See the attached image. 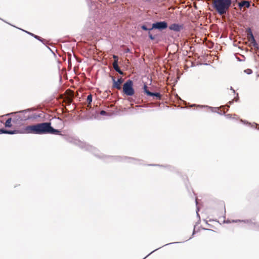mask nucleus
<instances>
[{"label": "nucleus", "mask_w": 259, "mask_h": 259, "mask_svg": "<svg viewBox=\"0 0 259 259\" xmlns=\"http://www.w3.org/2000/svg\"><path fill=\"white\" fill-rule=\"evenodd\" d=\"M64 139L68 142L73 143L79 147L81 149H83L85 150L90 151L92 152L96 156L101 158H106L107 162H110L113 160H116L119 161H127L129 162H132L134 163L138 164L140 163V160L135 158L127 157H121V156H107L100 153L99 151L95 147L87 144L85 143L80 141L79 140L74 139L71 137H68L67 136L62 135Z\"/></svg>", "instance_id": "obj_1"}, {"label": "nucleus", "mask_w": 259, "mask_h": 259, "mask_svg": "<svg viewBox=\"0 0 259 259\" xmlns=\"http://www.w3.org/2000/svg\"><path fill=\"white\" fill-rule=\"evenodd\" d=\"M50 122H42L26 127L27 133L42 135L49 133Z\"/></svg>", "instance_id": "obj_2"}, {"label": "nucleus", "mask_w": 259, "mask_h": 259, "mask_svg": "<svg viewBox=\"0 0 259 259\" xmlns=\"http://www.w3.org/2000/svg\"><path fill=\"white\" fill-rule=\"evenodd\" d=\"M232 0H214L212 7L220 15L226 14L231 6Z\"/></svg>", "instance_id": "obj_3"}, {"label": "nucleus", "mask_w": 259, "mask_h": 259, "mask_svg": "<svg viewBox=\"0 0 259 259\" xmlns=\"http://www.w3.org/2000/svg\"><path fill=\"white\" fill-rule=\"evenodd\" d=\"M30 111V109H28L27 110L20 111L16 113L12 112L8 113L6 114V115L8 116L11 114H16L13 118L12 122L16 124H21L23 121L29 120V117H28V115L26 114Z\"/></svg>", "instance_id": "obj_4"}, {"label": "nucleus", "mask_w": 259, "mask_h": 259, "mask_svg": "<svg viewBox=\"0 0 259 259\" xmlns=\"http://www.w3.org/2000/svg\"><path fill=\"white\" fill-rule=\"evenodd\" d=\"M133 81L128 79L124 83L122 87L123 93L127 96H132L135 94V90L133 88Z\"/></svg>", "instance_id": "obj_5"}, {"label": "nucleus", "mask_w": 259, "mask_h": 259, "mask_svg": "<svg viewBox=\"0 0 259 259\" xmlns=\"http://www.w3.org/2000/svg\"><path fill=\"white\" fill-rule=\"evenodd\" d=\"M168 27L167 23L165 21H157L153 23L152 25V29L163 30Z\"/></svg>", "instance_id": "obj_6"}, {"label": "nucleus", "mask_w": 259, "mask_h": 259, "mask_svg": "<svg viewBox=\"0 0 259 259\" xmlns=\"http://www.w3.org/2000/svg\"><path fill=\"white\" fill-rule=\"evenodd\" d=\"M144 92L148 96L153 97L156 99L160 100L161 99V95L159 93L151 92L148 90V87L146 83H144L143 86Z\"/></svg>", "instance_id": "obj_7"}, {"label": "nucleus", "mask_w": 259, "mask_h": 259, "mask_svg": "<svg viewBox=\"0 0 259 259\" xmlns=\"http://www.w3.org/2000/svg\"><path fill=\"white\" fill-rule=\"evenodd\" d=\"M238 222H243L244 223H247L249 226V228L250 229L259 231V223H254L252 222L251 220H246L244 221H241L240 220H232V222L233 223H237Z\"/></svg>", "instance_id": "obj_8"}, {"label": "nucleus", "mask_w": 259, "mask_h": 259, "mask_svg": "<svg viewBox=\"0 0 259 259\" xmlns=\"http://www.w3.org/2000/svg\"><path fill=\"white\" fill-rule=\"evenodd\" d=\"M111 79L113 81L112 88L116 89L117 90H121V84L123 82V79L120 77L118 78L117 80L115 79V77L114 76H111Z\"/></svg>", "instance_id": "obj_9"}, {"label": "nucleus", "mask_w": 259, "mask_h": 259, "mask_svg": "<svg viewBox=\"0 0 259 259\" xmlns=\"http://www.w3.org/2000/svg\"><path fill=\"white\" fill-rule=\"evenodd\" d=\"M184 26L183 24H179L177 23H173L169 26V29L170 30H173L175 32H180L181 30L183 29Z\"/></svg>", "instance_id": "obj_10"}, {"label": "nucleus", "mask_w": 259, "mask_h": 259, "mask_svg": "<svg viewBox=\"0 0 259 259\" xmlns=\"http://www.w3.org/2000/svg\"><path fill=\"white\" fill-rule=\"evenodd\" d=\"M141 28L143 30L148 31V36L150 39L152 40L155 39V37L151 33V31L153 30V29H152V27L151 28H148L145 25H142L141 26Z\"/></svg>", "instance_id": "obj_11"}, {"label": "nucleus", "mask_w": 259, "mask_h": 259, "mask_svg": "<svg viewBox=\"0 0 259 259\" xmlns=\"http://www.w3.org/2000/svg\"><path fill=\"white\" fill-rule=\"evenodd\" d=\"M19 133L18 130H8L5 129L4 128L0 129V134H9V135H13Z\"/></svg>", "instance_id": "obj_12"}, {"label": "nucleus", "mask_w": 259, "mask_h": 259, "mask_svg": "<svg viewBox=\"0 0 259 259\" xmlns=\"http://www.w3.org/2000/svg\"><path fill=\"white\" fill-rule=\"evenodd\" d=\"M250 6V2L247 1L243 0L238 3V7L240 9H241L243 7H245L246 8H249Z\"/></svg>", "instance_id": "obj_13"}, {"label": "nucleus", "mask_w": 259, "mask_h": 259, "mask_svg": "<svg viewBox=\"0 0 259 259\" xmlns=\"http://www.w3.org/2000/svg\"><path fill=\"white\" fill-rule=\"evenodd\" d=\"M22 31L25 32L26 33L29 34L30 35L33 36L34 38H35V39L38 40L39 41L42 42L44 44H45L44 43V41H45V40L43 38H42L41 37H40V36H38V35H36L31 32H28L27 31H26V30H23V29H21Z\"/></svg>", "instance_id": "obj_14"}, {"label": "nucleus", "mask_w": 259, "mask_h": 259, "mask_svg": "<svg viewBox=\"0 0 259 259\" xmlns=\"http://www.w3.org/2000/svg\"><path fill=\"white\" fill-rule=\"evenodd\" d=\"M113 67L114 69V70L117 72L119 74L121 75L123 74V71L120 69V68L118 66V63L117 61H114L113 63Z\"/></svg>", "instance_id": "obj_15"}, {"label": "nucleus", "mask_w": 259, "mask_h": 259, "mask_svg": "<svg viewBox=\"0 0 259 259\" xmlns=\"http://www.w3.org/2000/svg\"><path fill=\"white\" fill-rule=\"evenodd\" d=\"M60 131L58 130L55 129L54 127H53L51 126V123L48 134H53V135H60Z\"/></svg>", "instance_id": "obj_16"}, {"label": "nucleus", "mask_w": 259, "mask_h": 259, "mask_svg": "<svg viewBox=\"0 0 259 259\" xmlns=\"http://www.w3.org/2000/svg\"><path fill=\"white\" fill-rule=\"evenodd\" d=\"M199 107L201 108H206L209 109L212 112H217V110L219 109V107H212L207 105H198Z\"/></svg>", "instance_id": "obj_17"}, {"label": "nucleus", "mask_w": 259, "mask_h": 259, "mask_svg": "<svg viewBox=\"0 0 259 259\" xmlns=\"http://www.w3.org/2000/svg\"><path fill=\"white\" fill-rule=\"evenodd\" d=\"M247 35L249 39L251 41L252 39H254V37L252 33L251 28H248L247 29Z\"/></svg>", "instance_id": "obj_18"}, {"label": "nucleus", "mask_w": 259, "mask_h": 259, "mask_svg": "<svg viewBox=\"0 0 259 259\" xmlns=\"http://www.w3.org/2000/svg\"><path fill=\"white\" fill-rule=\"evenodd\" d=\"M27 115L28 117H29V119H35L41 117L40 114H37L36 113L28 114Z\"/></svg>", "instance_id": "obj_19"}, {"label": "nucleus", "mask_w": 259, "mask_h": 259, "mask_svg": "<svg viewBox=\"0 0 259 259\" xmlns=\"http://www.w3.org/2000/svg\"><path fill=\"white\" fill-rule=\"evenodd\" d=\"M13 118H9L5 122V125L7 127H11L12 126L11 121H12Z\"/></svg>", "instance_id": "obj_20"}, {"label": "nucleus", "mask_w": 259, "mask_h": 259, "mask_svg": "<svg viewBox=\"0 0 259 259\" xmlns=\"http://www.w3.org/2000/svg\"><path fill=\"white\" fill-rule=\"evenodd\" d=\"M195 203H196V205L197 206L198 205V201H197V199L196 198L195 199ZM199 211V208L197 206V208H196V214H197V217L198 218V219L200 220V215L198 213V211Z\"/></svg>", "instance_id": "obj_21"}, {"label": "nucleus", "mask_w": 259, "mask_h": 259, "mask_svg": "<svg viewBox=\"0 0 259 259\" xmlns=\"http://www.w3.org/2000/svg\"><path fill=\"white\" fill-rule=\"evenodd\" d=\"M251 43L252 44L253 47L256 49H258V46L257 43L256 42L255 38L251 40Z\"/></svg>", "instance_id": "obj_22"}, {"label": "nucleus", "mask_w": 259, "mask_h": 259, "mask_svg": "<svg viewBox=\"0 0 259 259\" xmlns=\"http://www.w3.org/2000/svg\"><path fill=\"white\" fill-rule=\"evenodd\" d=\"M87 100L88 104H91V103L92 102V95L91 94H90L87 96Z\"/></svg>", "instance_id": "obj_23"}, {"label": "nucleus", "mask_w": 259, "mask_h": 259, "mask_svg": "<svg viewBox=\"0 0 259 259\" xmlns=\"http://www.w3.org/2000/svg\"><path fill=\"white\" fill-rule=\"evenodd\" d=\"M244 72L247 74H251L252 73V71L251 69H246L244 70Z\"/></svg>", "instance_id": "obj_24"}, {"label": "nucleus", "mask_w": 259, "mask_h": 259, "mask_svg": "<svg viewBox=\"0 0 259 259\" xmlns=\"http://www.w3.org/2000/svg\"><path fill=\"white\" fill-rule=\"evenodd\" d=\"M100 114L101 115L104 116V115H107L108 114V113L105 111L102 110V111H100Z\"/></svg>", "instance_id": "obj_25"}, {"label": "nucleus", "mask_w": 259, "mask_h": 259, "mask_svg": "<svg viewBox=\"0 0 259 259\" xmlns=\"http://www.w3.org/2000/svg\"><path fill=\"white\" fill-rule=\"evenodd\" d=\"M240 121L244 123V124H248V125H251V123L246 121V120H244L243 119H240Z\"/></svg>", "instance_id": "obj_26"}, {"label": "nucleus", "mask_w": 259, "mask_h": 259, "mask_svg": "<svg viewBox=\"0 0 259 259\" xmlns=\"http://www.w3.org/2000/svg\"><path fill=\"white\" fill-rule=\"evenodd\" d=\"M113 58H114V61H117V63H118V57L117 56L113 55Z\"/></svg>", "instance_id": "obj_27"}, {"label": "nucleus", "mask_w": 259, "mask_h": 259, "mask_svg": "<svg viewBox=\"0 0 259 259\" xmlns=\"http://www.w3.org/2000/svg\"><path fill=\"white\" fill-rule=\"evenodd\" d=\"M239 100L238 94H237V96L234 98V101L237 102Z\"/></svg>", "instance_id": "obj_28"}, {"label": "nucleus", "mask_w": 259, "mask_h": 259, "mask_svg": "<svg viewBox=\"0 0 259 259\" xmlns=\"http://www.w3.org/2000/svg\"><path fill=\"white\" fill-rule=\"evenodd\" d=\"M159 248H157V249H155L154 250H153V251L151 252L149 254H148L145 257V258L147 257L148 256H149V255H150L151 254H152L153 252H154L155 251L157 250V249H158Z\"/></svg>", "instance_id": "obj_29"}, {"label": "nucleus", "mask_w": 259, "mask_h": 259, "mask_svg": "<svg viewBox=\"0 0 259 259\" xmlns=\"http://www.w3.org/2000/svg\"><path fill=\"white\" fill-rule=\"evenodd\" d=\"M217 113H218V114H219L221 115H224L225 114V112L222 113L221 112H219L217 111Z\"/></svg>", "instance_id": "obj_30"}, {"label": "nucleus", "mask_w": 259, "mask_h": 259, "mask_svg": "<svg viewBox=\"0 0 259 259\" xmlns=\"http://www.w3.org/2000/svg\"><path fill=\"white\" fill-rule=\"evenodd\" d=\"M231 116H232V115H231V114H228L226 115V116L227 118H231Z\"/></svg>", "instance_id": "obj_31"}, {"label": "nucleus", "mask_w": 259, "mask_h": 259, "mask_svg": "<svg viewBox=\"0 0 259 259\" xmlns=\"http://www.w3.org/2000/svg\"><path fill=\"white\" fill-rule=\"evenodd\" d=\"M230 90L233 91V93L234 94H235V91L233 89V88L232 87H230Z\"/></svg>", "instance_id": "obj_32"}, {"label": "nucleus", "mask_w": 259, "mask_h": 259, "mask_svg": "<svg viewBox=\"0 0 259 259\" xmlns=\"http://www.w3.org/2000/svg\"><path fill=\"white\" fill-rule=\"evenodd\" d=\"M130 49H128V48H127L125 50V53H128V52H130Z\"/></svg>", "instance_id": "obj_33"}, {"label": "nucleus", "mask_w": 259, "mask_h": 259, "mask_svg": "<svg viewBox=\"0 0 259 259\" xmlns=\"http://www.w3.org/2000/svg\"><path fill=\"white\" fill-rule=\"evenodd\" d=\"M177 243V242H174V243ZM173 244V243H167V244L164 245V246L168 245H169V244Z\"/></svg>", "instance_id": "obj_34"}, {"label": "nucleus", "mask_w": 259, "mask_h": 259, "mask_svg": "<svg viewBox=\"0 0 259 259\" xmlns=\"http://www.w3.org/2000/svg\"><path fill=\"white\" fill-rule=\"evenodd\" d=\"M233 102H234V100H232V101H230L229 102V103L230 104H233Z\"/></svg>", "instance_id": "obj_35"}, {"label": "nucleus", "mask_w": 259, "mask_h": 259, "mask_svg": "<svg viewBox=\"0 0 259 259\" xmlns=\"http://www.w3.org/2000/svg\"><path fill=\"white\" fill-rule=\"evenodd\" d=\"M194 228H195V227H194ZM195 228H194V230L193 232V235H194L195 234Z\"/></svg>", "instance_id": "obj_36"}, {"label": "nucleus", "mask_w": 259, "mask_h": 259, "mask_svg": "<svg viewBox=\"0 0 259 259\" xmlns=\"http://www.w3.org/2000/svg\"><path fill=\"white\" fill-rule=\"evenodd\" d=\"M230 222H230V221H226V223H230Z\"/></svg>", "instance_id": "obj_37"}, {"label": "nucleus", "mask_w": 259, "mask_h": 259, "mask_svg": "<svg viewBox=\"0 0 259 259\" xmlns=\"http://www.w3.org/2000/svg\"><path fill=\"white\" fill-rule=\"evenodd\" d=\"M195 104H193L192 106H195Z\"/></svg>", "instance_id": "obj_38"}, {"label": "nucleus", "mask_w": 259, "mask_h": 259, "mask_svg": "<svg viewBox=\"0 0 259 259\" xmlns=\"http://www.w3.org/2000/svg\"><path fill=\"white\" fill-rule=\"evenodd\" d=\"M149 165H150V166H151L152 165H151V164H150Z\"/></svg>", "instance_id": "obj_39"}]
</instances>
